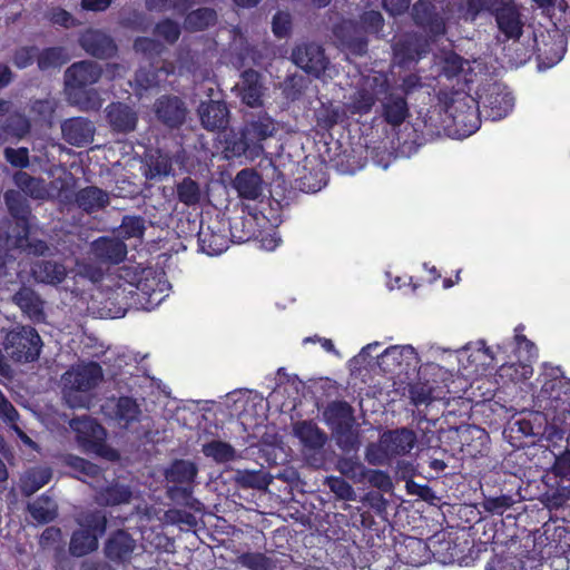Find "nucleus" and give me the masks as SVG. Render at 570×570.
Masks as SVG:
<instances>
[{"mask_svg": "<svg viewBox=\"0 0 570 570\" xmlns=\"http://www.w3.org/2000/svg\"><path fill=\"white\" fill-rule=\"evenodd\" d=\"M425 53V43L414 35H404L393 45V61L400 68L411 67Z\"/></svg>", "mask_w": 570, "mask_h": 570, "instance_id": "obj_20", "label": "nucleus"}, {"mask_svg": "<svg viewBox=\"0 0 570 570\" xmlns=\"http://www.w3.org/2000/svg\"><path fill=\"white\" fill-rule=\"evenodd\" d=\"M0 375L9 376L14 363L27 364L37 361L41 353L42 340L38 331L30 325H16L0 331Z\"/></svg>", "mask_w": 570, "mask_h": 570, "instance_id": "obj_1", "label": "nucleus"}, {"mask_svg": "<svg viewBox=\"0 0 570 570\" xmlns=\"http://www.w3.org/2000/svg\"><path fill=\"white\" fill-rule=\"evenodd\" d=\"M416 434L407 428L389 430L380 436V451L390 460L406 455L416 444Z\"/></svg>", "mask_w": 570, "mask_h": 570, "instance_id": "obj_15", "label": "nucleus"}, {"mask_svg": "<svg viewBox=\"0 0 570 570\" xmlns=\"http://www.w3.org/2000/svg\"><path fill=\"white\" fill-rule=\"evenodd\" d=\"M69 60L68 53L63 47L53 46L43 49L38 48L37 67L40 71L59 69Z\"/></svg>", "mask_w": 570, "mask_h": 570, "instance_id": "obj_37", "label": "nucleus"}, {"mask_svg": "<svg viewBox=\"0 0 570 570\" xmlns=\"http://www.w3.org/2000/svg\"><path fill=\"white\" fill-rule=\"evenodd\" d=\"M49 20L52 24L63 27L66 29L78 27L80 21L69 11L61 7H55L49 11Z\"/></svg>", "mask_w": 570, "mask_h": 570, "instance_id": "obj_63", "label": "nucleus"}, {"mask_svg": "<svg viewBox=\"0 0 570 570\" xmlns=\"http://www.w3.org/2000/svg\"><path fill=\"white\" fill-rule=\"evenodd\" d=\"M243 566L250 570H284L276 558L259 552H247L240 557Z\"/></svg>", "mask_w": 570, "mask_h": 570, "instance_id": "obj_47", "label": "nucleus"}, {"mask_svg": "<svg viewBox=\"0 0 570 570\" xmlns=\"http://www.w3.org/2000/svg\"><path fill=\"white\" fill-rule=\"evenodd\" d=\"M79 529L70 537L69 553L75 558L86 557L99 548V539L106 533L108 518L105 511L95 509L81 514Z\"/></svg>", "mask_w": 570, "mask_h": 570, "instance_id": "obj_3", "label": "nucleus"}, {"mask_svg": "<svg viewBox=\"0 0 570 570\" xmlns=\"http://www.w3.org/2000/svg\"><path fill=\"white\" fill-rule=\"evenodd\" d=\"M336 468L342 475L352 480L361 481L366 476V468L357 458L341 456L337 460Z\"/></svg>", "mask_w": 570, "mask_h": 570, "instance_id": "obj_50", "label": "nucleus"}, {"mask_svg": "<svg viewBox=\"0 0 570 570\" xmlns=\"http://www.w3.org/2000/svg\"><path fill=\"white\" fill-rule=\"evenodd\" d=\"M52 478L51 470L48 468L32 469L21 478L20 491L23 497H31L42 487L48 484Z\"/></svg>", "mask_w": 570, "mask_h": 570, "instance_id": "obj_36", "label": "nucleus"}, {"mask_svg": "<svg viewBox=\"0 0 570 570\" xmlns=\"http://www.w3.org/2000/svg\"><path fill=\"white\" fill-rule=\"evenodd\" d=\"M240 98L249 107L263 105V83L261 73L254 69H246L242 72Z\"/></svg>", "mask_w": 570, "mask_h": 570, "instance_id": "obj_27", "label": "nucleus"}, {"mask_svg": "<svg viewBox=\"0 0 570 570\" xmlns=\"http://www.w3.org/2000/svg\"><path fill=\"white\" fill-rule=\"evenodd\" d=\"M292 61L306 73L321 78L330 66V59L320 45L306 42L292 50Z\"/></svg>", "mask_w": 570, "mask_h": 570, "instance_id": "obj_10", "label": "nucleus"}, {"mask_svg": "<svg viewBox=\"0 0 570 570\" xmlns=\"http://www.w3.org/2000/svg\"><path fill=\"white\" fill-rule=\"evenodd\" d=\"M4 202L10 215L17 219L26 233H28L30 208L26 200H23L17 191L8 190L4 193Z\"/></svg>", "mask_w": 570, "mask_h": 570, "instance_id": "obj_42", "label": "nucleus"}, {"mask_svg": "<svg viewBox=\"0 0 570 570\" xmlns=\"http://www.w3.org/2000/svg\"><path fill=\"white\" fill-rule=\"evenodd\" d=\"M375 101L376 96L372 91L365 88H360L350 97V100L346 104V109L352 115H366L372 110Z\"/></svg>", "mask_w": 570, "mask_h": 570, "instance_id": "obj_43", "label": "nucleus"}, {"mask_svg": "<svg viewBox=\"0 0 570 570\" xmlns=\"http://www.w3.org/2000/svg\"><path fill=\"white\" fill-rule=\"evenodd\" d=\"M102 76V68L92 60H80L71 63L65 71V86L69 96L85 109H98V94L88 87L97 83Z\"/></svg>", "mask_w": 570, "mask_h": 570, "instance_id": "obj_2", "label": "nucleus"}, {"mask_svg": "<svg viewBox=\"0 0 570 570\" xmlns=\"http://www.w3.org/2000/svg\"><path fill=\"white\" fill-rule=\"evenodd\" d=\"M333 35L343 50L355 57H363L368 51V37L354 19L343 20L333 29Z\"/></svg>", "mask_w": 570, "mask_h": 570, "instance_id": "obj_12", "label": "nucleus"}, {"mask_svg": "<svg viewBox=\"0 0 570 570\" xmlns=\"http://www.w3.org/2000/svg\"><path fill=\"white\" fill-rule=\"evenodd\" d=\"M106 119L110 129L116 134H129L138 124L137 112L127 104L111 102L106 108Z\"/></svg>", "mask_w": 570, "mask_h": 570, "instance_id": "obj_21", "label": "nucleus"}, {"mask_svg": "<svg viewBox=\"0 0 570 570\" xmlns=\"http://www.w3.org/2000/svg\"><path fill=\"white\" fill-rule=\"evenodd\" d=\"M202 452L217 463H226L236 458V450L227 442L212 440L203 444Z\"/></svg>", "mask_w": 570, "mask_h": 570, "instance_id": "obj_44", "label": "nucleus"}, {"mask_svg": "<svg viewBox=\"0 0 570 570\" xmlns=\"http://www.w3.org/2000/svg\"><path fill=\"white\" fill-rule=\"evenodd\" d=\"M242 130L253 145V150L258 151L263 148L262 141L276 134L277 124L266 111H258L247 116Z\"/></svg>", "mask_w": 570, "mask_h": 570, "instance_id": "obj_14", "label": "nucleus"}, {"mask_svg": "<svg viewBox=\"0 0 570 570\" xmlns=\"http://www.w3.org/2000/svg\"><path fill=\"white\" fill-rule=\"evenodd\" d=\"M412 17L415 24L428 29L435 36L445 32V23L435 7L426 0H417L412 7Z\"/></svg>", "mask_w": 570, "mask_h": 570, "instance_id": "obj_23", "label": "nucleus"}, {"mask_svg": "<svg viewBox=\"0 0 570 570\" xmlns=\"http://www.w3.org/2000/svg\"><path fill=\"white\" fill-rule=\"evenodd\" d=\"M504 0H464L465 20L475 21L482 13L492 16Z\"/></svg>", "mask_w": 570, "mask_h": 570, "instance_id": "obj_48", "label": "nucleus"}, {"mask_svg": "<svg viewBox=\"0 0 570 570\" xmlns=\"http://www.w3.org/2000/svg\"><path fill=\"white\" fill-rule=\"evenodd\" d=\"M136 549V540L126 530L118 529L110 533L104 544V554L112 563L129 562Z\"/></svg>", "mask_w": 570, "mask_h": 570, "instance_id": "obj_18", "label": "nucleus"}, {"mask_svg": "<svg viewBox=\"0 0 570 570\" xmlns=\"http://www.w3.org/2000/svg\"><path fill=\"white\" fill-rule=\"evenodd\" d=\"M14 184L27 195L32 198H41L42 196V180L31 176L26 171H18L13 176Z\"/></svg>", "mask_w": 570, "mask_h": 570, "instance_id": "obj_54", "label": "nucleus"}, {"mask_svg": "<svg viewBox=\"0 0 570 570\" xmlns=\"http://www.w3.org/2000/svg\"><path fill=\"white\" fill-rule=\"evenodd\" d=\"M200 125L208 131H223L229 125L230 111L224 100L202 101L197 109Z\"/></svg>", "mask_w": 570, "mask_h": 570, "instance_id": "obj_17", "label": "nucleus"}, {"mask_svg": "<svg viewBox=\"0 0 570 570\" xmlns=\"http://www.w3.org/2000/svg\"><path fill=\"white\" fill-rule=\"evenodd\" d=\"M78 45L89 56L108 60L117 56L118 46L115 39L102 30L87 28L78 37Z\"/></svg>", "mask_w": 570, "mask_h": 570, "instance_id": "obj_13", "label": "nucleus"}, {"mask_svg": "<svg viewBox=\"0 0 570 570\" xmlns=\"http://www.w3.org/2000/svg\"><path fill=\"white\" fill-rule=\"evenodd\" d=\"M423 87L422 78L417 73H409L401 79L397 87H393L396 92L404 95L405 99Z\"/></svg>", "mask_w": 570, "mask_h": 570, "instance_id": "obj_64", "label": "nucleus"}, {"mask_svg": "<svg viewBox=\"0 0 570 570\" xmlns=\"http://www.w3.org/2000/svg\"><path fill=\"white\" fill-rule=\"evenodd\" d=\"M75 203L85 213L92 214L109 205V195L97 186H87L76 193Z\"/></svg>", "mask_w": 570, "mask_h": 570, "instance_id": "obj_28", "label": "nucleus"}, {"mask_svg": "<svg viewBox=\"0 0 570 570\" xmlns=\"http://www.w3.org/2000/svg\"><path fill=\"white\" fill-rule=\"evenodd\" d=\"M446 112L452 118V124L461 137L474 134L481 126V110L479 101L466 95L452 99L446 106Z\"/></svg>", "mask_w": 570, "mask_h": 570, "instance_id": "obj_7", "label": "nucleus"}, {"mask_svg": "<svg viewBox=\"0 0 570 570\" xmlns=\"http://www.w3.org/2000/svg\"><path fill=\"white\" fill-rule=\"evenodd\" d=\"M134 49L136 52H139L146 58L153 60L163 55L165 51V46L163 42L154 38L137 37L134 41Z\"/></svg>", "mask_w": 570, "mask_h": 570, "instance_id": "obj_57", "label": "nucleus"}, {"mask_svg": "<svg viewBox=\"0 0 570 570\" xmlns=\"http://www.w3.org/2000/svg\"><path fill=\"white\" fill-rule=\"evenodd\" d=\"M415 355V350L411 345H393L380 355L379 364L385 372H393V367L400 366L404 357L410 358Z\"/></svg>", "mask_w": 570, "mask_h": 570, "instance_id": "obj_40", "label": "nucleus"}, {"mask_svg": "<svg viewBox=\"0 0 570 570\" xmlns=\"http://www.w3.org/2000/svg\"><path fill=\"white\" fill-rule=\"evenodd\" d=\"M67 385L77 392H88L95 389L104 379L102 367L97 362H88L66 373Z\"/></svg>", "mask_w": 570, "mask_h": 570, "instance_id": "obj_19", "label": "nucleus"}, {"mask_svg": "<svg viewBox=\"0 0 570 570\" xmlns=\"http://www.w3.org/2000/svg\"><path fill=\"white\" fill-rule=\"evenodd\" d=\"M324 484L340 500H354L355 491L353 487L342 476L330 475L325 478Z\"/></svg>", "mask_w": 570, "mask_h": 570, "instance_id": "obj_58", "label": "nucleus"}, {"mask_svg": "<svg viewBox=\"0 0 570 570\" xmlns=\"http://www.w3.org/2000/svg\"><path fill=\"white\" fill-rule=\"evenodd\" d=\"M380 94L383 95L379 98L381 118L391 127H400L411 116L407 99L393 89L387 78L381 81L377 90Z\"/></svg>", "mask_w": 570, "mask_h": 570, "instance_id": "obj_8", "label": "nucleus"}, {"mask_svg": "<svg viewBox=\"0 0 570 570\" xmlns=\"http://www.w3.org/2000/svg\"><path fill=\"white\" fill-rule=\"evenodd\" d=\"M541 543L556 553H564L570 549V530L557 521L546 522L542 527Z\"/></svg>", "mask_w": 570, "mask_h": 570, "instance_id": "obj_29", "label": "nucleus"}, {"mask_svg": "<svg viewBox=\"0 0 570 570\" xmlns=\"http://www.w3.org/2000/svg\"><path fill=\"white\" fill-rule=\"evenodd\" d=\"M198 242L202 250L210 256L219 255L227 249V239L222 234L200 230L198 233Z\"/></svg>", "mask_w": 570, "mask_h": 570, "instance_id": "obj_49", "label": "nucleus"}, {"mask_svg": "<svg viewBox=\"0 0 570 570\" xmlns=\"http://www.w3.org/2000/svg\"><path fill=\"white\" fill-rule=\"evenodd\" d=\"M156 120L167 129H179L186 121L188 109L185 101L174 95L158 97L153 107Z\"/></svg>", "mask_w": 570, "mask_h": 570, "instance_id": "obj_11", "label": "nucleus"}, {"mask_svg": "<svg viewBox=\"0 0 570 570\" xmlns=\"http://www.w3.org/2000/svg\"><path fill=\"white\" fill-rule=\"evenodd\" d=\"M340 118V109L333 106H323L316 114L317 125L325 130H331L337 125Z\"/></svg>", "mask_w": 570, "mask_h": 570, "instance_id": "obj_61", "label": "nucleus"}, {"mask_svg": "<svg viewBox=\"0 0 570 570\" xmlns=\"http://www.w3.org/2000/svg\"><path fill=\"white\" fill-rule=\"evenodd\" d=\"M119 228L125 238H141L146 230V220L141 216L125 215Z\"/></svg>", "mask_w": 570, "mask_h": 570, "instance_id": "obj_55", "label": "nucleus"}, {"mask_svg": "<svg viewBox=\"0 0 570 570\" xmlns=\"http://www.w3.org/2000/svg\"><path fill=\"white\" fill-rule=\"evenodd\" d=\"M141 411L137 401L131 396H119L114 407V419L121 428H129L138 422Z\"/></svg>", "mask_w": 570, "mask_h": 570, "instance_id": "obj_35", "label": "nucleus"}, {"mask_svg": "<svg viewBox=\"0 0 570 570\" xmlns=\"http://www.w3.org/2000/svg\"><path fill=\"white\" fill-rule=\"evenodd\" d=\"M294 434L303 446L308 450H321L327 441L326 433L312 421L296 423Z\"/></svg>", "mask_w": 570, "mask_h": 570, "instance_id": "obj_31", "label": "nucleus"}, {"mask_svg": "<svg viewBox=\"0 0 570 570\" xmlns=\"http://www.w3.org/2000/svg\"><path fill=\"white\" fill-rule=\"evenodd\" d=\"M352 406L345 401H334L324 410L326 423L336 432L347 431L353 421Z\"/></svg>", "mask_w": 570, "mask_h": 570, "instance_id": "obj_30", "label": "nucleus"}, {"mask_svg": "<svg viewBox=\"0 0 570 570\" xmlns=\"http://www.w3.org/2000/svg\"><path fill=\"white\" fill-rule=\"evenodd\" d=\"M38 47L35 45L17 48L12 55V63L22 70L37 62Z\"/></svg>", "mask_w": 570, "mask_h": 570, "instance_id": "obj_60", "label": "nucleus"}, {"mask_svg": "<svg viewBox=\"0 0 570 570\" xmlns=\"http://www.w3.org/2000/svg\"><path fill=\"white\" fill-rule=\"evenodd\" d=\"M492 17L505 40H520L523 35L524 22L520 7L517 3H504L503 1Z\"/></svg>", "mask_w": 570, "mask_h": 570, "instance_id": "obj_16", "label": "nucleus"}, {"mask_svg": "<svg viewBox=\"0 0 570 570\" xmlns=\"http://www.w3.org/2000/svg\"><path fill=\"white\" fill-rule=\"evenodd\" d=\"M551 377L543 381L538 394L540 407L557 423L570 413V379L559 368L551 370Z\"/></svg>", "mask_w": 570, "mask_h": 570, "instance_id": "obj_5", "label": "nucleus"}, {"mask_svg": "<svg viewBox=\"0 0 570 570\" xmlns=\"http://www.w3.org/2000/svg\"><path fill=\"white\" fill-rule=\"evenodd\" d=\"M62 463L70 468L78 479L81 476L97 478L100 474V468L97 464L75 454H65Z\"/></svg>", "mask_w": 570, "mask_h": 570, "instance_id": "obj_45", "label": "nucleus"}, {"mask_svg": "<svg viewBox=\"0 0 570 570\" xmlns=\"http://www.w3.org/2000/svg\"><path fill=\"white\" fill-rule=\"evenodd\" d=\"M272 30L276 38L283 39L291 35L292 17L288 12L278 11L274 14Z\"/></svg>", "mask_w": 570, "mask_h": 570, "instance_id": "obj_62", "label": "nucleus"}, {"mask_svg": "<svg viewBox=\"0 0 570 570\" xmlns=\"http://www.w3.org/2000/svg\"><path fill=\"white\" fill-rule=\"evenodd\" d=\"M0 419L6 423H9L11 428L19 434L24 442H31V440L20 430L17 422L20 419L19 412L13 404L7 399L3 392L0 390Z\"/></svg>", "mask_w": 570, "mask_h": 570, "instance_id": "obj_51", "label": "nucleus"}, {"mask_svg": "<svg viewBox=\"0 0 570 570\" xmlns=\"http://www.w3.org/2000/svg\"><path fill=\"white\" fill-rule=\"evenodd\" d=\"M31 271L35 278L45 284H60L67 276L63 264L46 259L35 263Z\"/></svg>", "mask_w": 570, "mask_h": 570, "instance_id": "obj_33", "label": "nucleus"}, {"mask_svg": "<svg viewBox=\"0 0 570 570\" xmlns=\"http://www.w3.org/2000/svg\"><path fill=\"white\" fill-rule=\"evenodd\" d=\"M197 473L198 468L194 462L184 459H176L166 470L165 478L173 484L190 485L195 482Z\"/></svg>", "mask_w": 570, "mask_h": 570, "instance_id": "obj_32", "label": "nucleus"}, {"mask_svg": "<svg viewBox=\"0 0 570 570\" xmlns=\"http://www.w3.org/2000/svg\"><path fill=\"white\" fill-rule=\"evenodd\" d=\"M69 425L76 434L79 448L86 453H94L108 460H116L118 453L107 442L105 428L89 416L73 417Z\"/></svg>", "mask_w": 570, "mask_h": 570, "instance_id": "obj_6", "label": "nucleus"}, {"mask_svg": "<svg viewBox=\"0 0 570 570\" xmlns=\"http://www.w3.org/2000/svg\"><path fill=\"white\" fill-rule=\"evenodd\" d=\"M155 36L164 39L167 43L174 45L178 41L181 29L178 22L170 18H164L155 24Z\"/></svg>", "mask_w": 570, "mask_h": 570, "instance_id": "obj_56", "label": "nucleus"}, {"mask_svg": "<svg viewBox=\"0 0 570 570\" xmlns=\"http://www.w3.org/2000/svg\"><path fill=\"white\" fill-rule=\"evenodd\" d=\"M12 303L16 304L23 315L33 322H42L46 317L43 301L40 295L28 286H21L13 295Z\"/></svg>", "mask_w": 570, "mask_h": 570, "instance_id": "obj_24", "label": "nucleus"}, {"mask_svg": "<svg viewBox=\"0 0 570 570\" xmlns=\"http://www.w3.org/2000/svg\"><path fill=\"white\" fill-rule=\"evenodd\" d=\"M356 21L367 37L375 36L379 38L384 28V18L376 10L364 11Z\"/></svg>", "mask_w": 570, "mask_h": 570, "instance_id": "obj_52", "label": "nucleus"}, {"mask_svg": "<svg viewBox=\"0 0 570 570\" xmlns=\"http://www.w3.org/2000/svg\"><path fill=\"white\" fill-rule=\"evenodd\" d=\"M132 498L130 488L126 484L112 483L102 488L98 493V502L101 505L115 507L129 503Z\"/></svg>", "mask_w": 570, "mask_h": 570, "instance_id": "obj_38", "label": "nucleus"}, {"mask_svg": "<svg viewBox=\"0 0 570 570\" xmlns=\"http://www.w3.org/2000/svg\"><path fill=\"white\" fill-rule=\"evenodd\" d=\"M238 196L243 199L256 200L263 193L262 176L253 168L239 170L233 183Z\"/></svg>", "mask_w": 570, "mask_h": 570, "instance_id": "obj_26", "label": "nucleus"}, {"mask_svg": "<svg viewBox=\"0 0 570 570\" xmlns=\"http://www.w3.org/2000/svg\"><path fill=\"white\" fill-rule=\"evenodd\" d=\"M94 256L105 264H119L127 256L126 244L118 238L99 237L91 245Z\"/></svg>", "mask_w": 570, "mask_h": 570, "instance_id": "obj_25", "label": "nucleus"}, {"mask_svg": "<svg viewBox=\"0 0 570 570\" xmlns=\"http://www.w3.org/2000/svg\"><path fill=\"white\" fill-rule=\"evenodd\" d=\"M62 138L75 147H83L90 144L95 135L92 121L83 117L66 119L61 124Z\"/></svg>", "mask_w": 570, "mask_h": 570, "instance_id": "obj_22", "label": "nucleus"}, {"mask_svg": "<svg viewBox=\"0 0 570 570\" xmlns=\"http://www.w3.org/2000/svg\"><path fill=\"white\" fill-rule=\"evenodd\" d=\"M164 276V273H157L153 268L141 269L137 281L130 283L128 289H124L129 294L128 305L146 311L157 307L165 299L170 286Z\"/></svg>", "mask_w": 570, "mask_h": 570, "instance_id": "obj_4", "label": "nucleus"}, {"mask_svg": "<svg viewBox=\"0 0 570 570\" xmlns=\"http://www.w3.org/2000/svg\"><path fill=\"white\" fill-rule=\"evenodd\" d=\"M532 374V367L522 363H505L498 370L501 379H508L511 382H520Z\"/></svg>", "mask_w": 570, "mask_h": 570, "instance_id": "obj_59", "label": "nucleus"}, {"mask_svg": "<svg viewBox=\"0 0 570 570\" xmlns=\"http://www.w3.org/2000/svg\"><path fill=\"white\" fill-rule=\"evenodd\" d=\"M222 153L224 158L227 160L240 158L242 156H245L247 151H254L253 145L244 135V131L242 129L239 132L230 130L228 134L225 135V138L222 141Z\"/></svg>", "mask_w": 570, "mask_h": 570, "instance_id": "obj_34", "label": "nucleus"}, {"mask_svg": "<svg viewBox=\"0 0 570 570\" xmlns=\"http://www.w3.org/2000/svg\"><path fill=\"white\" fill-rule=\"evenodd\" d=\"M176 196L178 202L186 206L199 204L202 190L199 184L190 177H185L176 185Z\"/></svg>", "mask_w": 570, "mask_h": 570, "instance_id": "obj_46", "label": "nucleus"}, {"mask_svg": "<svg viewBox=\"0 0 570 570\" xmlns=\"http://www.w3.org/2000/svg\"><path fill=\"white\" fill-rule=\"evenodd\" d=\"M43 503H50L51 498L47 494H41L35 503L28 504V511L31 517L39 523L46 524L53 521L57 517V509H49L43 507Z\"/></svg>", "mask_w": 570, "mask_h": 570, "instance_id": "obj_53", "label": "nucleus"}, {"mask_svg": "<svg viewBox=\"0 0 570 570\" xmlns=\"http://www.w3.org/2000/svg\"><path fill=\"white\" fill-rule=\"evenodd\" d=\"M236 483L243 489H266L271 482L272 476L263 470H237L235 473Z\"/></svg>", "mask_w": 570, "mask_h": 570, "instance_id": "obj_41", "label": "nucleus"}, {"mask_svg": "<svg viewBox=\"0 0 570 570\" xmlns=\"http://www.w3.org/2000/svg\"><path fill=\"white\" fill-rule=\"evenodd\" d=\"M479 106L485 118L500 120L509 115L514 105V98L499 83L489 85L483 94L479 95Z\"/></svg>", "mask_w": 570, "mask_h": 570, "instance_id": "obj_9", "label": "nucleus"}, {"mask_svg": "<svg viewBox=\"0 0 570 570\" xmlns=\"http://www.w3.org/2000/svg\"><path fill=\"white\" fill-rule=\"evenodd\" d=\"M217 22V12L213 8L203 7L187 12L185 27L188 31H204Z\"/></svg>", "mask_w": 570, "mask_h": 570, "instance_id": "obj_39", "label": "nucleus"}]
</instances>
